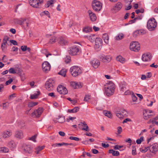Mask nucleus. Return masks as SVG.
<instances>
[{
	"instance_id": "f257e3e1",
	"label": "nucleus",
	"mask_w": 158,
	"mask_h": 158,
	"mask_svg": "<svg viewBox=\"0 0 158 158\" xmlns=\"http://www.w3.org/2000/svg\"><path fill=\"white\" fill-rule=\"evenodd\" d=\"M114 89L115 85L113 83L110 82L109 83H107L105 87L106 95L110 96L112 95L114 92Z\"/></svg>"
},
{
	"instance_id": "f03ea898",
	"label": "nucleus",
	"mask_w": 158,
	"mask_h": 158,
	"mask_svg": "<svg viewBox=\"0 0 158 158\" xmlns=\"http://www.w3.org/2000/svg\"><path fill=\"white\" fill-rule=\"evenodd\" d=\"M80 50L79 46L74 45L69 48V53L72 56H75L80 53Z\"/></svg>"
},
{
	"instance_id": "7ed1b4c3",
	"label": "nucleus",
	"mask_w": 158,
	"mask_h": 158,
	"mask_svg": "<svg viewBox=\"0 0 158 158\" xmlns=\"http://www.w3.org/2000/svg\"><path fill=\"white\" fill-rule=\"evenodd\" d=\"M157 23L156 20L153 18L149 19L147 23V27L148 29L150 31H152L155 30L156 27Z\"/></svg>"
},
{
	"instance_id": "20e7f679",
	"label": "nucleus",
	"mask_w": 158,
	"mask_h": 158,
	"mask_svg": "<svg viewBox=\"0 0 158 158\" xmlns=\"http://www.w3.org/2000/svg\"><path fill=\"white\" fill-rule=\"evenodd\" d=\"M70 72L73 76L76 77L81 73V70L79 67L74 66L70 69Z\"/></svg>"
},
{
	"instance_id": "39448f33",
	"label": "nucleus",
	"mask_w": 158,
	"mask_h": 158,
	"mask_svg": "<svg viewBox=\"0 0 158 158\" xmlns=\"http://www.w3.org/2000/svg\"><path fill=\"white\" fill-rule=\"evenodd\" d=\"M92 7L95 11H99L102 8V4L98 0H93L92 2Z\"/></svg>"
},
{
	"instance_id": "423d86ee",
	"label": "nucleus",
	"mask_w": 158,
	"mask_h": 158,
	"mask_svg": "<svg viewBox=\"0 0 158 158\" xmlns=\"http://www.w3.org/2000/svg\"><path fill=\"white\" fill-rule=\"evenodd\" d=\"M29 2L31 6L34 8H39L40 5H41L44 2L43 0H29Z\"/></svg>"
},
{
	"instance_id": "0eeeda50",
	"label": "nucleus",
	"mask_w": 158,
	"mask_h": 158,
	"mask_svg": "<svg viewBox=\"0 0 158 158\" xmlns=\"http://www.w3.org/2000/svg\"><path fill=\"white\" fill-rule=\"evenodd\" d=\"M130 49L135 52H138L140 49L139 44L137 42H133L131 43Z\"/></svg>"
},
{
	"instance_id": "6e6552de",
	"label": "nucleus",
	"mask_w": 158,
	"mask_h": 158,
	"mask_svg": "<svg viewBox=\"0 0 158 158\" xmlns=\"http://www.w3.org/2000/svg\"><path fill=\"white\" fill-rule=\"evenodd\" d=\"M15 22L18 24L23 26V27H27L29 23V20L26 19H16Z\"/></svg>"
},
{
	"instance_id": "1a4fd4ad",
	"label": "nucleus",
	"mask_w": 158,
	"mask_h": 158,
	"mask_svg": "<svg viewBox=\"0 0 158 158\" xmlns=\"http://www.w3.org/2000/svg\"><path fill=\"white\" fill-rule=\"evenodd\" d=\"M116 116L120 118H123L126 117L127 115V111L123 109L119 111L116 112Z\"/></svg>"
},
{
	"instance_id": "9d476101",
	"label": "nucleus",
	"mask_w": 158,
	"mask_h": 158,
	"mask_svg": "<svg viewBox=\"0 0 158 158\" xmlns=\"http://www.w3.org/2000/svg\"><path fill=\"white\" fill-rule=\"evenodd\" d=\"M54 84L53 80L52 79H50L45 83L46 88L48 90H50L52 88Z\"/></svg>"
},
{
	"instance_id": "9b49d317",
	"label": "nucleus",
	"mask_w": 158,
	"mask_h": 158,
	"mask_svg": "<svg viewBox=\"0 0 158 158\" xmlns=\"http://www.w3.org/2000/svg\"><path fill=\"white\" fill-rule=\"evenodd\" d=\"M43 109L42 108H39L37 110H35L34 112L32 113V116L33 118L39 117L43 112Z\"/></svg>"
},
{
	"instance_id": "f8f14e48",
	"label": "nucleus",
	"mask_w": 158,
	"mask_h": 158,
	"mask_svg": "<svg viewBox=\"0 0 158 158\" xmlns=\"http://www.w3.org/2000/svg\"><path fill=\"white\" fill-rule=\"evenodd\" d=\"M58 92L60 94H66L68 93L67 89L64 86L59 85L57 88Z\"/></svg>"
},
{
	"instance_id": "ddd939ff",
	"label": "nucleus",
	"mask_w": 158,
	"mask_h": 158,
	"mask_svg": "<svg viewBox=\"0 0 158 158\" xmlns=\"http://www.w3.org/2000/svg\"><path fill=\"white\" fill-rule=\"evenodd\" d=\"M102 40L100 38L96 39L94 46V48L96 50H98L100 48L102 45Z\"/></svg>"
},
{
	"instance_id": "4468645a",
	"label": "nucleus",
	"mask_w": 158,
	"mask_h": 158,
	"mask_svg": "<svg viewBox=\"0 0 158 158\" xmlns=\"http://www.w3.org/2000/svg\"><path fill=\"white\" fill-rule=\"evenodd\" d=\"M42 68L44 72L48 73L50 70L51 65L48 62L45 61L42 64Z\"/></svg>"
},
{
	"instance_id": "2eb2a0df",
	"label": "nucleus",
	"mask_w": 158,
	"mask_h": 158,
	"mask_svg": "<svg viewBox=\"0 0 158 158\" xmlns=\"http://www.w3.org/2000/svg\"><path fill=\"white\" fill-rule=\"evenodd\" d=\"M33 147L30 145L24 144L23 146L24 151L27 153H31L33 152Z\"/></svg>"
},
{
	"instance_id": "dca6fc26",
	"label": "nucleus",
	"mask_w": 158,
	"mask_h": 158,
	"mask_svg": "<svg viewBox=\"0 0 158 158\" xmlns=\"http://www.w3.org/2000/svg\"><path fill=\"white\" fill-rule=\"evenodd\" d=\"M111 58V57L109 56H101L100 57L101 61L105 63H108L110 62Z\"/></svg>"
},
{
	"instance_id": "f3484780",
	"label": "nucleus",
	"mask_w": 158,
	"mask_h": 158,
	"mask_svg": "<svg viewBox=\"0 0 158 158\" xmlns=\"http://www.w3.org/2000/svg\"><path fill=\"white\" fill-rule=\"evenodd\" d=\"M149 149L151 152L155 153L158 150V144L155 143L150 146Z\"/></svg>"
},
{
	"instance_id": "a211bd4d",
	"label": "nucleus",
	"mask_w": 158,
	"mask_h": 158,
	"mask_svg": "<svg viewBox=\"0 0 158 158\" xmlns=\"http://www.w3.org/2000/svg\"><path fill=\"white\" fill-rule=\"evenodd\" d=\"M90 63L93 67L95 69L98 68L100 64L99 60L97 59H94L92 60Z\"/></svg>"
},
{
	"instance_id": "6ab92c4d",
	"label": "nucleus",
	"mask_w": 158,
	"mask_h": 158,
	"mask_svg": "<svg viewBox=\"0 0 158 158\" xmlns=\"http://www.w3.org/2000/svg\"><path fill=\"white\" fill-rule=\"evenodd\" d=\"M151 53L148 52L143 55L142 59L143 61H148L151 60Z\"/></svg>"
},
{
	"instance_id": "aec40b11",
	"label": "nucleus",
	"mask_w": 158,
	"mask_h": 158,
	"mask_svg": "<svg viewBox=\"0 0 158 158\" xmlns=\"http://www.w3.org/2000/svg\"><path fill=\"white\" fill-rule=\"evenodd\" d=\"M90 19L92 21H95L97 19V17L95 14L91 10H89L88 11Z\"/></svg>"
},
{
	"instance_id": "412c9836",
	"label": "nucleus",
	"mask_w": 158,
	"mask_h": 158,
	"mask_svg": "<svg viewBox=\"0 0 158 158\" xmlns=\"http://www.w3.org/2000/svg\"><path fill=\"white\" fill-rule=\"evenodd\" d=\"M70 85L74 89L80 88L81 87V85L80 83H77L75 81L71 82Z\"/></svg>"
},
{
	"instance_id": "4be33fe9",
	"label": "nucleus",
	"mask_w": 158,
	"mask_h": 158,
	"mask_svg": "<svg viewBox=\"0 0 158 158\" xmlns=\"http://www.w3.org/2000/svg\"><path fill=\"white\" fill-rule=\"evenodd\" d=\"M123 5L120 2H118L116 4L115 6L112 8V10L118 11L122 7Z\"/></svg>"
},
{
	"instance_id": "5701e85b",
	"label": "nucleus",
	"mask_w": 158,
	"mask_h": 158,
	"mask_svg": "<svg viewBox=\"0 0 158 158\" xmlns=\"http://www.w3.org/2000/svg\"><path fill=\"white\" fill-rule=\"evenodd\" d=\"M80 125L83 126V127L82 128V130L85 131H89V127L86 123H85V122H83V123H80L79 124V125Z\"/></svg>"
},
{
	"instance_id": "b1692460",
	"label": "nucleus",
	"mask_w": 158,
	"mask_h": 158,
	"mask_svg": "<svg viewBox=\"0 0 158 158\" xmlns=\"http://www.w3.org/2000/svg\"><path fill=\"white\" fill-rule=\"evenodd\" d=\"M15 136L20 139H22L23 136L22 131H16L15 133Z\"/></svg>"
},
{
	"instance_id": "393cba45",
	"label": "nucleus",
	"mask_w": 158,
	"mask_h": 158,
	"mask_svg": "<svg viewBox=\"0 0 158 158\" xmlns=\"http://www.w3.org/2000/svg\"><path fill=\"white\" fill-rule=\"evenodd\" d=\"M85 37L87 38L91 42H94L95 40H96V39L98 38L95 37L94 35L85 36Z\"/></svg>"
},
{
	"instance_id": "a878e982",
	"label": "nucleus",
	"mask_w": 158,
	"mask_h": 158,
	"mask_svg": "<svg viewBox=\"0 0 158 158\" xmlns=\"http://www.w3.org/2000/svg\"><path fill=\"white\" fill-rule=\"evenodd\" d=\"M144 32L142 30H138L135 31L133 33V36L136 37L139 35H142L144 34Z\"/></svg>"
},
{
	"instance_id": "bb28decb",
	"label": "nucleus",
	"mask_w": 158,
	"mask_h": 158,
	"mask_svg": "<svg viewBox=\"0 0 158 158\" xmlns=\"http://www.w3.org/2000/svg\"><path fill=\"white\" fill-rule=\"evenodd\" d=\"M58 43L61 45H65L67 43V41L64 38L60 37L59 39Z\"/></svg>"
},
{
	"instance_id": "cd10ccee",
	"label": "nucleus",
	"mask_w": 158,
	"mask_h": 158,
	"mask_svg": "<svg viewBox=\"0 0 158 158\" xmlns=\"http://www.w3.org/2000/svg\"><path fill=\"white\" fill-rule=\"evenodd\" d=\"M117 61L123 64L126 62V60L124 58L121 56H118L116 58Z\"/></svg>"
},
{
	"instance_id": "c85d7f7f",
	"label": "nucleus",
	"mask_w": 158,
	"mask_h": 158,
	"mask_svg": "<svg viewBox=\"0 0 158 158\" xmlns=\"http://www.w3.org/2000/svg\"><path fill=\"white\" fill-rule=\"evenodd\" d=\"M109 153L112 154L113 156H118L119 155V153L118 151H115L113 149H110L109 151Z\"/></svg>"
},
{
	"instance_id": "c756f323",
	"label": "nucleus",
	"mask_w": 158,
	"mask_h": 158,
	"mask_svg": "<svg viewBox=\"0 0 158 158\" xmlns=\"http://www.w3.org/2000/svg\"><path fill=\"white\" fill-rule=\"evenodd\" d=\"M12 135V132L10 131H6L4 132L3 134V137L4 138H8Z\"/></svg>"
},
{
	"instance_id": "7c9ffc66",
	"label": "nucleus",
	"mask_w": 158,
	"mask_h": 158,
	"mask_svg": "<svg viewBox=\"0 0 158 158\" xmlns=\"http://www.w3.org/2000/svg\"><path fill=\"white\" fill-rule=\"evenodd\" d=\"M102 38L105 42L108 44L109 43V37L108 35L106 33L104 34L103 35Z\"/></svg>"
},
{
	"instance_id": "2f4dec72",
	"label": "nucleus",
	"mask_w": 158,
	"mask_h": 158,
	"mask_svg": "<svg viewBox=\"0 0 158 158\" xmlns=\"http://www.w3.org/2000/svg\"><path fill=\"white\" fill-rule=\"evenodd\" d=\"M127 85V83L126 82L123 81L121 84L120 85V87L121 90L123 92L126 89V86Z\"/></svg>"
},
{
	"instance_id": "473e14b6",
	"label": "nucleus",
	"mask_w": 158,
	"mask_h": 158,
	"mask_svg": "<svg viewBox=\"0 0 158 158\" xmlns=\"http://www.w3.org/2000/svg\"><path fill=\"white\" fill-rule=\"evenodd\" d=\"M79 110V107H75L72 109H69L68 110V112L70 113H75L78 112Z\"/></svg>"
},
{
	"instance_id": "72a5a7b5",
	"label": "nucleus",
	"mask_w": 158,
	"mask_h": 158,
	"mask_svg": "<svg viewBox=\"0 0 158 158\" xmlns=\"http://www.w3.org/2000/svg\"><path fill=\"white\" fill-rule=\"evenodd\" d=\"M40 94V91L37 92V94H31L30 96V98L31 99H36L37 98L38 95Z\"/></svg>"
},
{
	"instance_id": "f704fd0d",
	"label": "nucleus",
	"mask_w": 158,
	"mask_h": 158,
	"mask_svg": "<svg viewBox=\"0 0 158 158\" xmlns=\"http://www.w3.org/2000/svg\"><path fill=\"white\" fill-rule=\"evenodd\" d=\"M45 146H38L36 147L35 149V152L36 154H38L39 153V152L42 150H43Z\"/></svg>"
},
{
	"instance_id": "c9c22d12",
	"label": "nucleus",
	"mask_w": 158,
	"mask_h": 158,
	"mask_svg": "<svg viewBox=\"0 0 158 158\" xmlns=\"http://www.w3.org/2000/svg\"><path fill=\"white\" fill-rule=\"evenodd\" d=\"M56 119L58 120V122L60 123H63L65 121V118L64 117L60 116H58V118H56Z\"/></svg>"
},
{
	"instance_id": "e433bc0d",
	"label": "nucleus",
	"mask_w": 158,
	"mask_h": 158,
	"mask_svg": "<svg viewBox=\"0 0 158 158\" xmlns=\"http://www.w3.org/2000/svg\"><path fill=\"white\" fill-rule=\"evenodd\" d=\"M92 27H85L83 29V31L85 33L90 32L92 31Z\"/></svg>"
},
{
	"instance_id": "4c0bfd02",
	"label": "nucleus",
	"mask_w": 158,
	"mask_h": 158,
	"mask_svg": "<svg viewBox=\"0 0 158 158\" xmlns=\"http://www.w3.org/2000/svg\"><path fill=\"white\" fill-rule=\"evenodd\" d=\"M66 70L65 69H62L58 73V74L65 77L66 75Z\"/></svg>"
},
{
	"instance_id": "58836bf2",
	"label": "nucleus",
	"mask_w": 158,
	"mask_h": 158,
	"mask_svg": "<svg viewBox=\"0 0 158 158\" xmlns=\"http://www.w3.org/2000/svg\"><path fill=\"white\" fill-rule=\"evenodd\" d=\"M9 37H8L7 36H5L3 40V43L2 45H6V44H7V41L9 40Z\"/></svg>"
},
{
	"instance_id": "ea45409f",
	"label": "nucleus",
	"mask_w": 158,
	"mask_h": 158,
	"mask_svg": "<svg viewBox=\"0 0 158 158\" xmlns=\"http://www.w3.org/2000/svg\"><path fill=\"white\" fill-rule=\"evenodd\" d=\"M104 114L109 118H111L112 117V115L111 113L107 111H105L104 112Z\"/></svg>"
},
{
	"instance_id": "a19ab883",
	"label": "nucleus",
	"mask_w": 158,
	"mask_h": 158,
	"mask_svg": "<svg viewBox=\"0 0 158 158\" xmlns=\"http://www.w3.org/2000/svg\"><path fill=\"white\" fill-rule=\"evenodd\" d=\"M9 152V149L6 147L1 148H0V152L2 153H6Z\"/></svg>"
},
{
	"instance_id": "79ce46f5",
	"label": "nucleus",
	"mask_w": 158,
	"mask_h": 158,
	"mask_svg": "<svg viewBox=\"0 0 158 158\" xmlns=\"http://www.w3.org/2000/svg\"><path fill=\"white\" fill-rule=\"evenodd\" d=\"M123 34H119L115 37L116 40H122L123 38Z\"/></svg>"
},
{
	"instance_id": "37998d69",
	"label": "nucleus",
	"mask_w": 158,
	"mask_h": 158,
	"mask_svg": "<svg viewBox=\"0 0 158 158\" xmlns=\"http://www.w3.org/2000/svg\"><path fill=\"white\" fill-rule=\"evenodd\" d=\"M54 0H49L47 2L46 4H45V7H48L50 5H52L53 4Z\"/></svg>"
},
{
	"instance_id": "c03bdc74",
	"label": "nucleus",
	"mask_w": 158,
	"mask_h": 158,
	"mask_svg": "<svg viewBox=\"0 0 158 158\" xmlns=\"http://www.w3.org/2000/svg\"><path fill=\"white\" fill-rule=\"evenodd\" d=\"M15 143L14 141H11L8 143V146L10 148H14L15 146Z\"/></svg>"
},
{
	"instance_id": "a18cd8bd",
	"label": "nucleus",
	"mask_w": 158,
	"mask_h": 158,
	"mask_svg": "<svg viewBox=\"0 0 158 158\" xmlns=\"http://www.w3.org/2000/svg\"><path fill=\"white\" fill-rule=\"evenodd\" d=\"M38 103L36 102H29L28 104V106L29 107H33L37 105Z\"/></svg>"
},
{
	"instance_id": "49530a36",
	"label": "nucleus",
	"mask_w": 158,
	"mask_h": 158,
	"mask_svg": "<svg viewBox=\"0 0 158 158\" xmlns=\"http://www.w3.org/2000/svg\"><path fill=\"white\" fill-rule=\"evenodd\" d=\"M143 141V137L141 136L139 139H138L136 140V142L138 144H140Z\"/></svg>"
},
{
	"instance_id": "de8ad7c7",
	"label": "nucleus",
	"mask_w": 158,
	"mask_h": 158,
	"mask_svg": "<svg viewBox=\"0 0 158 158\" xmlns=\"http://www.w3.org/2000/svg\"><path fill=\"white\" fill-rule=\"evenodd\" d=\"M37 136L36 135H35L33 136H32L31 137L29 138L28 139L29 140H31L34 142H36V140L35 139Z\"/></svg>"
},
{
	"instance_id": "09e8293b",
	"label": "nucleus",
	"mask_w": 158,
	"mask_h": 158,
	"mask_svg": "<svg viewBox=\"0 0 158 158\" xmlns=\"http://www.w3.org/2000/svg\"><path fill=\"white\" fill-rule=\"evenodd\" d=\"M67 99L71 102V103L73 105H75L77 103V101L75 99H72L70 98H68Z\"/></svg>"
},
{
	"instance_id": "8fccbe9b",
	"label": "nucleus",
	"mask_w": 158,
	"mask_h": 158,
	"mask_svg": "<svg viewBox=\"0 0 158 158\" xmlns=\"http://www.w3.org/2000/svg\"><path fill=\"white\" fill-rule=\"evenodd\" d=\"M149 146L145 147L144 149L142 148H140V151L141 152H147L148 149H149Z\"/></svg>"
},
{
	"instance_id": "3c124183",
	"label": "nucleus",
	"mask_w": 158,
	"mask_h": 158,
	"mask_svg": "<svg viewBox=\"0 0 158 158\" xmlns=\"http://www.w3.org/2000/svg\"><path fill=\"white\" fill-rule=\"evenodd\" d=\"M56 37L55 36L52 37L50 40L49 43L51 44H53L56 42Z\"/></svg>"
},
{
	"instance_id": "603ef678",
	"label": "nucleus",
	"mask_w": 158,
	"mask_h": 158,
	"mask_svg": "<svg viewBox=\"0 0 158 158\" xmlns=\"http://www.w3.org/2000/svg\"><path fill=\"white\" fill-rule=\"evenodd\" d=\"M9 72L10 73L15 74L16 73L15 69L14 68H10L9 69Z\"/></svg>"
},
{
	"instance_id": "864d4df0",
	"label": "nucleus",
	"mask_w": 158,
	"mask_h": 158,
	"mask_svg": "<svg viewBox=\"0 0 158 158\" xmlns=\"http://www.w3.org/2000/svg\"><path fill=\"white\" fill-rule=\"evenodd\" d=\"M69 139L71 140H74L76 141H78L80 140V139L79 138L75 137L70 136L69 137Z\"/></svg>"
},
{
	"instance_id": "5fc2aeb1",
	"label": "nucleus",
	"mask_w": 158,
	"mask_h": 158,
	"mask_svg": "<svg viewBox=\"0 0 158 158\" xmlns=\"http://www.w3.org/2000/svg\"><path fill=\"white\" fill-rule=\"evenodd\" d=\"M144 11V10L143 9H138L135 11V13L137 14H138L139 13H143Z\"/></svg>"
},
{
	"instance_id": "6e6d98bb",
	"label": "nucleus",
	"mask_w": 158,
	"mask_h": 158,
	"mask_svg": "<svg viewBox=\"0 0 158 158\" xmlns=\"http://www.w3.org/2000/svg\"><path fill=\"white\" fill-rule=\"evenodd\" d=\"M144 115V118L145 119L147 120L148 118H150V116L152 115L151 114L148 115L147 114H143Z\"/></svg>"
},
{
	"instance_id": "4d7b16f0",
	"label": "nucleus",
	"mask_w": 158,
	"mask_h": 158,
	"mask_svg": "<svg viewBox=\"0 0 158 158\" xmlns=\"http://www.w3.org/2000/svg\"><path fill=\"white\" fill-rule=\"evenodd\" d=\"M132 154L133 155H135L136 154V148L135 147L132 146Z\"/></svg>"
},
{
	"instance_id": "13d9d810",
	"label": "nucleus",
	"mask_w": 158,
	"mask_h": 158,
	"mask_svg": "<svg viewBox=\"0 0 158 158\" xmlns=\"http://www.w3.org/2000/svg\"><path fill=\"white\" fill-rule=\"evenodd\" d=\"M132 101L133 102H135L137 100V97L134 95V93H133L132 95Z\"/></svg>"
},
{
	"instance_id": "bf43d9fd",
	"label": "nucleus",
	"mask_w": 158,
	"mask_h": 158,
	"mask_svg": "<svg viewBox=\"0 0 158 158\" xmlns=\"http://www.w3.org/2000/svg\"><path fill=\"white\" fill-rule=\"evenodd\" d=\"M66 58L67 59V60L66 59H65V61L66 63H68L71 60V57L69 56H67Z\"/></svg>"
},
{
	"instance_id": "052dcab7",
	"label": "nucleus",
	"mask_w": 158,
	"mask_h": 158,
	"mask_svg": "<svg viewBox=\"0 0 158 158\" xmlns=\"http://www.w3.org/2000/svg\"><path fill=\"white\" fill-rule=\"evenodd\" d=\"M123 147V145H116L114 146V149L115 150L118 149L119 148H122Z\"/></svg>"
},
{
	"instance_id": "680f3d73",
	"label": "nucleus",
	"mask_w": 158,
	"mask_h": 158,
	"mask_svg": "<svg viewBox=\"0 0 158 158\" xmlns=\"http://www.w3.org/2000/svg\"><path fill=\"white\" fill-rule=\"evenodd\" d=\"M21 49L22 50L23 52H25L27 49V46H22L21 47Z\"/></svg>"
},
{
	"instance_id": "e2e57ef3",
	"label": "nucleus",
	"mask_w": 158,
	"mask_h": 158,
	"mask_svg": "<svg viewBox=\"0 0 158 158\" xmlns=\"http://www.w3.org/2000/svg\"><path fill=\"white\" fill-rule=\"evenodd\" d=\"M10 41L14 45H18V43L15 40H10Z\"/></svg>"
},
{
	"instance_id": "0e129e2a",
	"label": "nucleus",
	"mask_w": 158,
	"mask_h": 158,
	"mask_svg": "<svg viewBox=\"0 0 158 158\" xmlns=\"http://www.w3.org/2000/svg\"><path fill=\"white\" fill-rule=\"evenodd\" d=\"M13 81V79L12 78H10L8 81H7L6 82V85H7L9 84H10Z\"/></svg>"
},
{
	"instance_id": "69168bd1",
	"label": "nucleus",
	"mask_w": 158,
	"mask_h": 158,
	"mask_svg": "<svg viewBox=\"0 0 158 158\" xmlns=\"http://www.w3.org/2000/svg\"><path fill=\"white\" fill-rule=\"evenodd\" d=\"M118 134H120L122 131V129L121 127H118Z\"/></svg>"
},
{
	"instance_id": "338daca9",
	"label": "nucleus",
	"mask_w": 158,
	"mask_h": 158,
	"mask_svg": "<svg viewBox=\"0 0 158 158\" xmlns=\"http://www.w3.org/2000/svg\"><path fill=\"white\" fill-rule=\"evenodd\" d=\"M89 96L88 95H86L85 96L84 101L85 102H87L89 99Z\"/></svg>"
},
{
	"instance_id": "774afa93",
	"label": "nucleus",
	"mask_w": 158,
	"mask_h": 158,
	"mask_svg": "<svg viewBox=\"0 0 158 158\" xmlns=\"http://www.w3.org/2000/svg\"><path fill=\"white\" fill-rule=\"evenodd\" d=\"M44 14L47 15L49 18L50 17L49 13L48 11H44L43 12Z\"/></svg>"
}]
</instances>
